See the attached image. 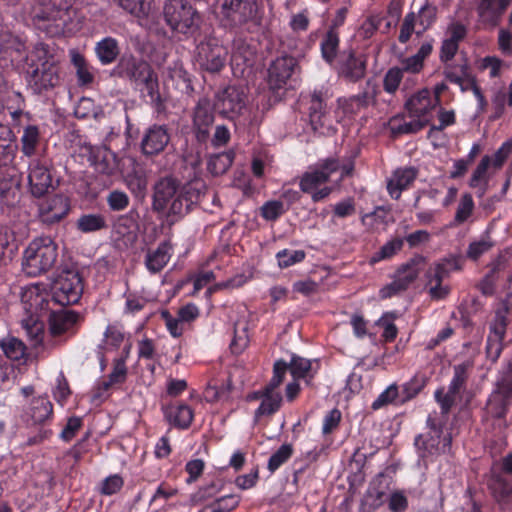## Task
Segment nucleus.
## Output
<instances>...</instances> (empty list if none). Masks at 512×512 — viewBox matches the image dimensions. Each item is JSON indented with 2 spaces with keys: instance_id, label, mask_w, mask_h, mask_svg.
I'll return each instance as SVG.
<instances>
[{
  "instance_id": "1",
  "label": "nucleus",
  "mask_w": 512,
  "mask_h": 512,
  "mask_svg": "<svg viewBox=\"0 0 512 512\" xmlns=\"http://www.w3.org/2000/svg\"><path fill=\"white\" fill-rule=\"evenodd\" d=\"M202 195V191L193 184L182 185L178 179L165 176L154 184L152 208L166 214L171 222H176L199 204Z\"/></svg>"
},
{
  "instance_id": "2",
  "label": "nucleus",
  "mask_w": 512,
  "mask_h": 512,
  "mask_svg": "<svg viewBox=\"0 0 512 512\" xmlns=\"http://www.w3.org/2000/svg\"><path fill=\"white\" fill-rule=\"evenodd\" d=\"M357 156L358 151H351L342 160L335 156L320 159L315 167H310L299 178L300 191L309 194L314 203L326 199L333 191L332 187L325 186L331 175L340 171L339 183L352 177Z\"/></svg>"
},
{
  "instance_id": "3",
  "label": "nucleus",
  "mask_w": 512,
  "mask_h": 512,
  "mask_svg": "<svg viewBox=\"0 0 512 512\" xmlns=\"http://www.w3.org/2000/svg\"><path fill=\"white\" fill-rule=\"evenodd\" d=\"M512 406V363L508 362L498 373L494 387L482 410L481 421L496 436H504L509 427L507 414Z\"/></svg>"
},
{
  "instance_id": "4",
  "label": "nucleus",
  "mask_w": 512,
  "mask_h": 512,
  "mask_svg": "<svg viewBox=\"0 0 512 512\" xmlns=\"http://www.w3.org/2000/svg\"><path fill=\"white\" fill-rule=\"evenodd\" d=\"M27 68V84L34 94L45 95L61 84L60 65L44 44L35 48Z\"/></svg>"
},
{
  "instance_id": "5",
  "label": "nucleus",
  "mask_w": 512,
  "mask_h": 512,
  "mask_svg": "<svg viewBox=\"0 0 512 512\" xmlns=\"http://www.w3.org/2000/svg\"><path fill=\"white\" fill-rule=\"evenodd\" d=\"M444 422L436 414H429L425 431L415 436L414 446L419 459L426 461L447 453L452 445L451 433H444Z\"/></svg>"
},
{
  "instance_id": "6",
  "label": "nucleus",
  "mask_w": 512,
  "mask_h": 512,
  "mask_svg": "<svg viewBox=\"0 0 512 512\" xmlns=\"http://www.w3.org/2000/svg\"><path fill=\"white\" fill-rule=\"evenodd\" d=\"M57 245L50 237L34 239L23 252L22 270L29 277L48 272L56 263Z\"/></svg>"
},
{
  "instance_id": "7",
  "label": "nucleus",
  "mask_w": 512,
  "mask_h": 512,
  "mask_svg": "<svg viewBox=\"0 0 512 512\" xmlns=\"http://www.w3.org/2000/svg\"><path fill=\"white\" fill-rule=\"evenodd\" d=\"M220 23L227 29H238L259 22V0H216Z\"/></svg>"
},
{
  "instance_id": "8",
  "label": "nucleus",
  "mask_w": 512,
  "mask_h": 512,
  "mask_svg": "<svg viewBox=\"0 0 512 512\" xmlns=\"http://www.w3.org/2000/svg\"><path fill=\"white\" fill-rule=\"evenodd\" d=\"M246 102L247 95L244 88L230 85L217 94L214 108L223 117L234 121L237 128H245L252 123L250 115H246L248 111Z\"/></svg>"
},
{
  "instance_id": "9",
  "label": "nucleus",
  "mask_w": 512,
  "mask_h": 512,
  "mask_svg": "<svg viewBox=\"0 0 512 512\" xmlns=\"http://www.w3.org/2000/svg\"><path fill=\"white\" fill-rule=\"evenodd\" d=\"M163 17L173 32L194 35L200 27L201 16L188 0H166Z\"/></svg>"
},
{
  "instance_id": "10",
  "label": "nucleus",
  "mask_w": 512,
  "mask_h": 512,
  "mask_svg": "<svg viewBox=\"0 0 512 512\" xmlns=\"http://www.w3.org/2000/svg\"><path fill=\"white\" fill-rule=\"evenodd\" d=\"M74 0H37L33 21L38 28L50 34L63 32Z\"/></svg>"
},
{
  "instance_id": "11",
  "label": "nucleus",
  "mask_w": 512,
  "mask_h": 512,
  "mask_svg": "<svg viewBox=\"0 0 512 512\" xmlns=\"http://www.w3.org/2000/svg\"><path fill=\"white\" fill-rule=\"evenodd\" d=\"M471 370L472 364L468 361L454 365L453 377L448 385L447 391H445L443 387L435 391L434 398L439 404L443 415L451 411L457 398L460 397L461 393L466 389Z\"/></svg>"
},
{
  "instance_id": "12",
  "label": "nucleus",
  "mask_w": 512,
  "mask_h": 512,
  "mask_svg": "<svg viewBox=\"0 0 512 512\" xmlns=\"http://www.w3.org/2000/svg\"><path fill=\"white\" fill-rule=\"evenodd\" d=\"M53 300L61 306L73 305L79 302L83 293V281L78 271L63 270L53 281Z\"/></svg>"
},
{
  "instance_id": "13",
  "label": "nucleus",
  "mask_w": 512,
  "mask_h": 512,
  "mask_svg": "<svg viewBox=\"0 0 512 512\" xmlns=\"http://www.w3.org/2000/svg\"><path fill=\"white\" fill-rule=\"evenodd\" d=\"M300 71L297 58L282 54L271 61L268 67L267 83L274 92L285 89L293 77Z\"/></svg>"
},
{
  "instance_id": "14",
  "label": "nucleus",
  "mask_w": 512,
  "mask_h": 512,
  "mask_svg": "<svg viewBox=\"0 0 512 512\" xmlns=\"http://www.w3.org/2000/svg\"><path fill=\"white\" fill-rule=\"evenodd\" d=\"M368 56L350 47L340 52L336 63L338 75L346 81L357 83L367 72Z\"/></svg>"
},
{
  "instance_id": "15",
  "label": "nucleus",
  "mask_w": 512,
  "mask_h": 512,
  "mask_svg": "<svg viewBox=\"0 0 512 512\" xmlns=\"http://www.w3.org/2000/svg\"><path fill=\"white\" fill-rule=\"evenodd\" d=\"M28 191L34 198H41L54 190L51 167L44 158H33L27 168Z\"/></svg>"
},
{
  "instance_id": "16",
  "label": "nucleus",
  "mask_w": 512,
  "mask_h": 512,
  "mask_svg": "<svg viewBox=\"0 0 512 512\" xmlns=\"http://www.w3.org/2000/svg\"><path fill=\"white\" fill-rule=\"evenodd\" d=\"M228 50L218 39L210 37L197 46L196 60L208 72H220L227 62Z\"/></svg>"
},
{
  "instance_id": "17",
  "label": "nucleus",
  "mask_w": 512,
  "mask_h": 512,
  "mask_svg": "<svg viewBox=\"0 0 512 512\" xmlns=\"http://www.w3.org/2000/svg\"><path fill=\"white\" fill-rule=\"evenodd\" d=\"M153 72L154 69L147 61L133 55L121 57L113 69V75L128 80L135 89L140 88L145 78Z\"/></svg>"
},
{
  "instance_id": "18",
  "label": "nucleus",
  "mask_w": 512,
  "mask_h": 512,
  "mask_svg": "<svg viewBox=\"0 0 512 512\" xmlns=\"http://www.w3.org/2000/svg\"><path fill=\"white\" fill-rule=\"evenodd\" d=\"M37 216L46 225H53L63 220L70 211V200L62 194H54L37 204Z\"/></svg>"
},
{
  "instance_id": "19",
  "label": "nucleus",
  "mask_w": 512,
  "mask_h": 512,
  "mask_svg": "<svg viewBox=\"0 0 512 512\" xmlns=\"http://www.w3.org/2000/svg\"><path fill=\"white\" fill-rule=\"evenodd\" d=\"M215 120L214 110L208 98H200L194 107L192 131L198 143L205 144L210 139V128Z\"/></svg>"
},
{
  "instance_id": "20",
  "label": "nucleus",
  "mask_w": 512,
  "mask_h": 512,
  "mask_svg": "<svg viewBox=\"0 0 512 512\" xmlns=\"http://www.w3.org/2000/svg\"><path fill=\"white\" fill-rule=\"evenodd\" d=\"M171 135L166 125L153 124L148 127L141 139L140 149L145 156H156L165 150Z\"/></svg>"
},
{
  "instance_id": "21",
  "label": "nucleus",
  "mask_w": 512,
  "mask_h": 512,
  "mask_svg": "<svg viewBox=\"0 0 512 512\" xmlns=\"http://www.w3.org/2000/svg\"><path fill=\"white\" fill-rule=\"evenodd\" d=\"M377 91L375 87H367L357 95L343 97L337 100L338 110L337 116L341 112L343 117L352 119L362 110L367 109L370 105L376 103Z\"/></svg>"
},
{
  "instance_id": "22",
  "label": "nucleus",
  "mask_w": 512,
  "mask_h": 512,
  "mask_svg": "<svg viewBox=\"0 0 512 512\" xmlns=\"http://www.w3.org/2000/svg\"><path fill=\"white\" fill-rule=\"evenodd\" d=\"M391 483L392 478L384 472L378 473L373 478L363 500V506L367 507L368 512H373L384 504Z\"/></svg>"
},
{
  "instance_id": "23",
  "label": "nucleus",
  "mask_w": 512,
  "mask_h": 512,
  "mask_svg": "<svg viewBox=\"0 0 512 512\" xmlns=\"http://www.w3.org/2000/svg\"><path fill=\"white\" fill-rule=\"evenodd\" d=\"M81 315L72 310H63L51 313L49 317V330L54 337L63 334L74 335L79 327Z\"/></svg>"
},
{
  "instance_id": "24",
  "label": "nucleus",
  "mask_w": 512,
  "mask_h": 512,
  "mask_svg": "<svg viewBox=\"0 0 512 512\" xmlns=\"http://www.w3.org/2000/svg\"><path fill=\"white\" fill-rule=\"evenodd\" d=\"M436 104L428 89L424 88L410 96L405 102V109L410 118L425 119L430 122L431 112Z\"/></svg>"
},
{
  "instance_id": "25",
  "label": "nucleus",
  "mask_w": 512,
  "mask_h": 512,
  "mask_svg": "<svg viewBox=\"0 0 512 512\" xmlns=\"http://www.w3.org/2000/svg\"><path fill=\"white\" fill-rule=\"evenodd\" d=\"M164 419L173 427L180 430H187L194 419L192 408L183 402H171L162 406Z\"/></svg>"
},
{
  "instance_id": "26",
  "label": "nucleus",
  "mask_w": 512,
  "mask_h": 512,
  "mask_svg": "<svg viewBox=\"0 0 512 512\" xmlns=\"http://www.w3.org/2000/svg\"><path fill=\"white\" fill-rule=\"evenodd\" d=\"M418 176V170L415 167L397 168L387 182V190L391 198L398 200L404 190L411 187Z\"/></svg>"
},
{
  "instance_id": "27",
  "label": "nucleus",
  "mask_w": 512,
  "mask_h": 512,
  "mask_svg": "<svg viewBox=\"0 0 512 512\" xmlns=\"http://www.w3.org/2000/svg\"><path fill=\"white\" fill-rule=\"evenodd\" d=\"M510 3L511 0H479L477 12L484 24L496 27Z\"/></svg>"
},
{
  "instance_id": "28",
  "label": "nucleus",
  "mask_w": 512,
  "mask_h": 512,
  "mask_svg": "<svg viewBox=\"0 0 512 512\" xmlns=\"http://www.w3.org/2000/svg\"><path fill=\"white\" fill-rule=\"evenodd\" d=\"M463 265L464 258L461 255H449L440 259L426 273L428 284H432L433 280L444 281L452 272L461 271Z\"/></svg>"
},
{
  "instance_id": "29",
  "label": "nucleus",
  "mask_w": 512,
  "mask_h": 512,
  "mask_svg": "<svg viewBox=\"0 0 512 512\" xmlns=\"http://www.w3.org/2000/svg\"><path fill=\"white\" fill-rule=\"evenodd\" d=\"M319 364L317 359H307L299 356L295 353L291 354L289 365V372L293 379L304 380L306 385H312V382L318 373V368H315L313 364Z\"/></svg>"
},
{
  "instance_id": "30",
  "label": "nucleus",
  "mask_w": 512,
  "mask_h": 512,
  "mask_svg": "<svg viewBox=\"0 0 512 512\" xmlns=\"http://www.w3.org/2000/svg\"><path fill=\"white\" fill-rule=\"evenodd\" d=\"M488 487L499 504L508 505L512 502V478L492 468Z\"/></svg>"
},
{
  "instance_id": "31",
  "label": "nucleus",
  "mask_w": 512,
  "mask_h": 512,
  "mask_svg": "<svg viewBox=\"0 0 512 512\" xmlns=\"http://www.w3.org/2000/svg\"><path fill=\"white\" fill-rule=\"evenodd\" d=\"M261 403L254 412V418L258 421L263 416H271L277 413L283 402V397L280 391L263 387L260 393Z\"/></svg>"
},
{
  "instance_id": "32",
  "label": "nucleus",
  "mask_w": 512,
  "mask_h": 512,
  "mask_svg": "<svg viewBox=\"0 0 512 512\" xmlns=\"http://www.w3.org/2000/svg\"><path fill=\"white\" fill-rule=\"evenodd\" d=\"M426 263V258L421 254H415L407 262L401 264L396 272L398 278L407 288L415 282Z\"/></svg>"
},
{
  "instance_id": "33",
  "label": "nucleus",
  "mask_w": 512,
  "mask_h": 512,
  "mask_svg": "<svg viewBox=\"0 0 512 512\" xmlns=\"http://www.w3.org/2000/svg\"><path fill=\"white\" fill-rule=\"evenodd\" d=\"M309 122L313 131H318L326 126L327 111L326 103L321 92H314L309 103Z\"/></svg>"
},
{
  "instance_id": "34",
  "label": "nucleus",
  "mask_w": 512,
  "mask_h": 512,
  "mask_svg": "<svg viewBox=\"0 0 512 512\" xmlns=\"http://www.w3.org/2000/svg\"><path fill=\"white\" fill-rule=\"evenodd\" d=\"M340 32L326 30L320 41L321 57L328 65H333L339 56Z\"/></svg>"
},
{
  "instance_id": "35",
  "label": "nucleus",
  "mask_w": 512,
  "mask_h": 512,
  "mask_svg": "<svg viewBox=\"0 0 512 512\" xmlns=\"http://www.w3.org/2000/svg\"><path fill=\"white\" fill-rule=\"evenodd\" d=\"M171 245L168 241L161 242L154 251H149L145 258V265L149 272H160L170 260Z\"/></svg>"
},
{
  "instance_id": "36",
  "label": "nucleus",
  "mask_w": 512,
  "mask_h": 512,
  "mask_svg": "<svg viewBox=\"0 0 512 512\" xmlns=\"http://www.w3.org/2000/svg\"><path fill=\"white\" fill-rule=\"evenodd\" d=\"M97 59L102 65L114 63L120 55L118 41L113 37H105L98 41L94 48Z\"/></svg>"
},
{
  "instance_id": "37",
  "label": "nucleus",
  "mask_w": 512,
  "mask_h": 512,
  "mask_svg": "<svg viewBox=\"0 0 512 512\" xmlns=\"http://www.w3.org/2000/svg\"><path fill=\"white\" fill-rule=\"evenodd\" d=\"M491 162V156H483L469 180V187L472 189H478V197H482L486 193L489 182L488 169L491 166Z\"/></svg>"
},
{
  "instance_id": "38",
  "label": "nucleus",
  "mask_w": 512,
  "mask_h": 512,
  "mask_svg": "<svg viewBox=\"0 0 512 512\" xmlns=\"http://www.w3.org/2000/svg\"><path fill=\"white\" fill-rule=\"evenodd\" d=\"M136 90L146 92V96L149 98V104L156 112L161 113L165 110V101L160 94L158 75L155 71L152 75L145 78V81L141 84L140 88H137Z\"/></svg>"
},
{
  "instance_id": "39",
  "label": "nucleus",
  "mask_w": 512,
  "mask_h": 512,
  "mask_svg": "<svg viewBox=\"0 0 512 512\" xmlns=\"http://www.w3.org/2000/svg\"><path fill=\"white\" fill-rule=\"evenodd\" d=\"M427 126L425 119H415L405 121L403 118L396 116L390 120V130L394 136L404 134H415Z\"/></svg>"
},
{
  "instance_id": "40",
  "label": "nucleus",
  "mask_w": 512,
  "mask_h": 512,
  "mask_svg": "<svg viewBox=\"0 0 512 512\" xmlns=\"http://www.w3.org/2000/svg\"><path fill=\"white\" fill-rule=\"evenodd\" d=\"M30 416L35 424H44L53 416V405L47 397H37L31 401Z\"/></svg>"
},
{
  "instance_id": "41",
  "label": "nucleus",
  "mask_w": 512,
  "mask_h": 512,
  "mask_svg": "<svg viewBox=\"0 0 512 512\" xmlns=\"http://www.w3.org/2000/svg\"><path fill=\"white\" fill-rule=\"evenodd\" d=\"M40 130L36 125H27L23 129V134L20 139L21 152L26 157H33L36 155L37 148L40 143Z\"/></svg>"
},
{
  "instance_id": "42",
  "label": "nucleus",
  "mask_w": 512,
  "mask_h": 512,
  "mask_svg": "<svg viewBox=\"0 0 512 512\" xmlns=\"http://www.w3.org/2000/svg\"><path fill=\"white\" fill-rule=\"evenodd\" d=\"M427 384V378L424 375L416 374L409 381L401 386L400 404H405L419 395Z\"/></svg>"
},
{
  "instance_id": "43",
  "label": "nucleus",
  "mask_w": 512,
  "mask_h": 512,
  "mask_svg": "<svg viewBox=\"0 0 512 512\" xmlns=\"http://www.w3.org/2000/svg\"><path fill=\"white\" fill-rule=\"evenodd\" d=\"M496 245L491 236L486 233L480 239L472 241L466 250V257L471 261H478L484 254L488 253Z\"/></svg>"
},
{
  "instance_id": "44",
  "label": "nucleus",
  "mask_w": 512,
  "mask_h": 512,
  "mask_svg": "<svg viewBox=\"0 0 512 512\" xmlns=\"http://www.w3.org/2000/svg\"><path fill=\"white\" fill-rule=\"evenodd\" d=\"M112 5L121 8L123 11L137 17L145 18L150 11L149 0H110Z\"/></svg>"
},
{
  "instance_id": "45",
  "label": "nucleus",
  "mask_w": 512,
  "mask_h": 512,
  "mask_svg": "<svg viewBox=\"0 0 512 512\" xmlns=\"http://www.w3.org/2000/svg\"><path fill=\"white\" fill-rule=\"evenodd\" d=\"M443 74L445 79L453 84H462V80H467L470 84L471 79H475L466 61L461 65H451L447 63Z\"/></svg>"
},
{
  "instance_id": "46",
  "label": "nucleus",
  "mask_w": 512,
  "mask_h": 512,
  "mask_svg": "<svg viewBox=\"0 0 512 512\" xmlns=\"http://www.w3.org/2000/svg\"><path fill=\"white\" fill-rule=\"evenodd\" d=\"M404 245V239L400 237L393 238L386 242L378 251L373 253L370 258V264L374 265L378 262L391 259L400 252Z\"/></svg>"
},
{
  "instance_id": "47",
  "label": "nucleus",
  "mask_w": 512,
  "mask_h": 512,
  "mask_svg": "<svg viewBox=\"0 0 512 512\" xmlns=\"http://www.w3.org/2000/svg\"><path fill=\"white\" fill-rule=\"evenodd\" d=\"M178 494V489L166 481H162L156 488L152 495L149 506H155L156 509H161L165 506L168 500L172 499Z\"/></svg>"
},
{
  "instance_id": "48",
  "label": "nucleus",
  "mask_w": 512,
  "mask_h": 512,
  "mask_svg": "<svg viewBox=\"0 0 512 512\" xmlns=\"http://www.w3.org/2000/svg\"><path fill=\"white\" fill-rule=\"evenodd\" d=\"M437 20V7L426 2L416 15V22L421 26V30L416 31L417 36H421L430 29Z\"/></svg>"
},
{
  "instance_id": "49",
  "label": "nucleus",
  "mask_w": 512,
  "mask_h": 512,
  "mask_svg": "<svg viewBox=\"0 0 512 512\" xmlns=\"http://www.w3.org/2000/svg\"><path fill=\"white\" fill-rule=\"evenodd\" d=\"M0 347L5 356L11 360H20L26 354L25 344L16 337L2 339Z\"/></svg>"
},
{
  "instance_id": "50",
  "label": "nucleus",
  "mask_w": 512,
  "mask_h": 512,
  "mask_svg": "<svg viewBox=\"0 0 512 512\" xmlns=\"http://www.w3.org/2000/svg\"><path fill=\"white\" fill-rule=\"evenodd\" d=\"M138 212L131 209L126 214L120 215L113 223V229L117 234L129 235L137 227Z\"/></svg>"
},
{
  "instance_id": "51",
  "label": "nucleus",
  "mask_w": 512,
  "mask_h": 512,
  "mask_svg": "<svg viewBox=\"0 0 512 512\" xmlns=\"http://www.w3.org/2000/svg\"><path fill=\"white\" fill-rule=\"evenodd\" d=\"M294 449L292 444L284 443L269 458L267 469L270 473L277 471L285 464L293 455Z\"/></svg>"
},
{
  "instance_id": "52",
  "label": "nucleus",
  "mask_w": 512,
  "mask_h": 512,
  "mask_svg": "<svg viewBox=\"0 0 512 512\" xmlns=\"http://www.w3.org/2000/svg\"><path fill=\"white\" fill-rule=\"evenodd\" d=\"M512 256V250L506 248L499 252L496 258H494L488 265L489 272L486 274L485 282H494L495 276L501 271H504L508 266L509 259Z\"/></svg>"
},
{
  "instance_id": "53",
  "label": "nucleus",
  "mask_w": 512,
  "mask_h": 512,
  "mask_svg": "<svg viewBox=\"0 0 512 512\" xmlns=\"http://www.w3.org/2000/svg\"><path fill=\"white\" fill-rule=\"evenodd\" d=\"M106 226L105 218L101 214H85L77 221V228L84 233L99 231Z\"/></svg>"
},
{
  "instance_id": "54",
  "label": "nucleus",
  "mask_w": 512,
  "mask_h": 512,
  "mask_svg": "<svg viewBox=\"0 0 512 512\" xmlns=\"http://www.w3.org/2000/svg\"><path fill=\"white\" fill-rule=\"evenodd\" d=\"M106 203L111 212H123L130 205V197L122 190L113 189L106 195Z\"/></svg>"
},
{
  "instance_id": "55",
  "label": "nucleus",
  "mask_w": 512,
  "mask_h": 512,
  "mask_svg": "<svg viewBox=\"0 0 512 512\" xmlns=\"http://www.w3.org/2000/svg\"><path fill=\"white\" fill-rule=\"evenodd\" d=\"M508 313L509 310L506 306L498 309L495 312L493 321L490 325V333L493 337L498 339H504L506 335V329L508 325Z\"/></svg>"
},
{
  "instance_id": "56",
  "label": "nucleus",
  "mask_w": 512,
  "mask_h": 512,
  "mask_svg": "<svg viewBox=\"0 0 512 512\" xmlns=\"http://www.w3.org/2000/svg\"><path fill=\"white\" fill-rule=\"evenodd\" d=\"M475 203L470 193H464L459 201L456 213L454 216V222L457 225L466 222L473 214Z\"/></svg>"
},
{
  "instance_id": "57",
  "label": "nucleus",
  "mask_w": 512,
  "mask_h": 512,
  "mask_svg": "<svg viewBox=\"0 0 512 512\" xmlns=\"http://www.w3.org/2000/svg\"><path fill=\"white\" fill-rule=\"evenodd\" d=\"M403 70L398 66L389 68L383 77V89L388 94H395L403 80Z\"/></svg>"
},
{
  "instance_id": "58",
  "label": "nucleus",
  "mask_w": 512,
  "mask_h": 512,
  "mask_svg": "<svg viewBox=\"0 0 512 512\" xmlns=\"http://www.w3.org/2000/svg\"><path fill=\"white\" fill-rule=\"evenodd\" d=\"M94 165L98 172L106 175L113 174L117 167L114 154L108 150L94 156Z\"/></svg>"
},
{
  "instance_id": "59",
  "label": "nucleus",
  "mask_w": 512,
  "mask_h": 512,
  "mask_svg": "<svg viewBox=\"0 0 512 512\" xmlns=\"http://www.w3.org/2000/svg\"><path fill=\"white\" fill-rule=\"evenodd\" d=\"M305 257L306 253L303 250L283 249L276 253L278 266L281 269L288 268L297 263H301Z\"/></svg>"
},
{
  "instance_id": "60",
  "label": "nucleus",
  "mask_w": 512,
  "mask_h": 512,
  "mask_svg": "<svg viewBox=\"0 0 512 512\" xmlns=\"http://www.w3.org/2000/svg\"><path fill=\"white\" fill-rule=\"evenodd\" d=\"M220 481H212L198 489L191 495V502L194 505L203 503L213 497H215L222 489Z\"/></svg>"
},
{
  "instance_id": "61",
  "label": "nucleus",
  "mask_w": 512,
  "mask_h": 512,
  "mask_svg": "<svg viewBox=\"0 0 512 512\" xmlns=\"http://www.w3.org/2000/svg\"><path fill=\"white\" fill-rule=\"evenodd\" d=\"M233 159L230 153L217 154L210 158L208 169L213 175H221L231 167Z\"/></svg>"
},
{
  "instance_id": "62",
  "label": "nucleus",
  "mask_w": 512,
  "mask_h": 512,
  "mask_svg": "<svg viewBox=\"0 0 512 512\" xmlns=\"http://www.w3.org/2000/svg\"><path fill=\"white\" fill-rule=\"evenodd\" d=\"M288 371V362H286L284 359H277L273 364L272 377L265 385V387L278 390L280 385L284 382Z\"/></svg>"
},
{
  "instance_id": "63",
  "label": "nucleus",
  "mask_w": 512,
  "mask_h": 512,
  "mask_svg": "<svg viewBox=\"0 0 512 512\" xmlns=\"http://www.w3.org/2000/svg\"><path fill=\"white\" fill-rule=\"evenodd\" d=\"M398 398L400 399L399 388L396 384H391L379 394L372 403L371 408L378 410L388 404L394 403Z\"/></svg>"
},
{
  "instance_id": "64",
  "label": "nucleus",
  "mask_w": 512,
  "mask_h": 512,
  "mask_svg": "<svg viewBox=\"0 0 512 512\" xmlns=\"http://www.w3.org/2000/svg\"><path fill=\"white\" fill-rule=\"evenodd\" d=\"M260 210L262 218L267 221H275L285 212L283 203L278 200L265 202Z\"/></svg>"
}]
</instances>
